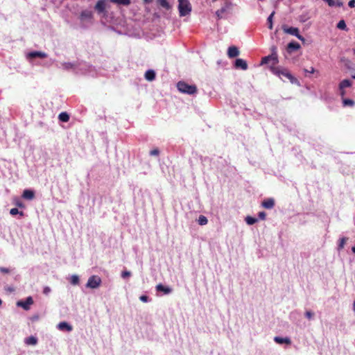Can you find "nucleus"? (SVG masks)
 Here are the masks:
<instances>
[{
    "instance_id": "obj_1",
    "label": "nucleus",
    "mask_w": 355,
    "mask_h": 355,
    "mask_svg": "<svg viewBox=\"0 0 355 355\" xmlns=\"http://www.w3.org/2000/svg\"><path fill=\"white\" fill-rule=\"evenodd\" d=\"M180 92L188 94H193L197 92V87L193 85H188L187 83L180 81L177 85Z\"/></svg>"
},
{
    "instance_id": "obj_2",
    "label": "nucleus",
    "mask_w": 355,
    "mask_h": 355,
    "mask_svg": "<svg viewBox=\"0 0 355 355\" xmlns=\"http://www.w3.org/2000/svg\"><path fill=\"white\" fill-rule=\"evenodd\" d=\"M178 10L180 16H186L191 11V6L188 0H178Z\"/></svg>"
},
{
    "instance_id": "obj_3",
    "label": "nucleus",
    "mask_w": 355,
    "mask_h": 355,
    "mask_svg": "<svg viewBox=\"0 0 355 355\" xmlns=\"http://www.w3.org/2000/svg\"><path fill=\"white\" fill-rule=\"evenodd\" d=\"M272 71L279 77L284 76L290 80L292 83L295 79L294 77L289 73V71L284 68L280 67H272Z\"/></svg>"
},
{
    "instance_id": "obj_4",
    "label": "nucleus",
    "mask_w": 355,
    "mask_h": 355,
    "mask_svg": "<svg viewBox=\"0 0 355 355\" xmlns=\"http://www.w3.org/2000/svg\"><path fill=\"white\" fill-rule=\"evenodd\" d=\"M101 282L102 281L100 277L92 275L89 278L86 286L91 288H96L100 286Z\"/></svg>"
},
{
    "instance_id": "obj_5",
    "label": "nucleus",
    "mask_w": 355,
    "mask_h": 355,
    "mask_svg": "<svg viewBox=\"0 0 355 355\" xmlns=\"http://www.w3.org/2000/svg\"><path fill=\"white\" fill-rule=\"evenodd\" d=\"M275 49H276V48L274 47L273 48V52L272 53L271 55H270L268 56H266V57H264V58H262L261 64H266L270 60L272 61V64L273 65H276L278 63L279 61H278L277 54L275 52Z\"/></svg>"
},
{
    "instance_id": "obj_6",
    "label": "nucleus",
    "mask_w": 355,
    "mask_h": 355,
    "mask_svg": "<svg viewBox=\"0 0 355 355\" xmlns=\"http://www.w3.org/2000/svg\"><path fill=\"white\" fill-rule=\"evenodd\" d=\"M33 304V300L32 297H28L26 300L18 301L17 302V306L23 308L24 310L28 311L30 309L31 305Z\"/></svg>"
},
{
    "instance_id": "obj_7",
    "label": "nucleus",
    "mask_w": 355,
    "mask_h": 355,
    "mask_svg": "<svg viewBox=\"0 0 355 355\" xmlns=\"http://www.w3.org/2000/svg\"><path fill=\"white\" fill-rule=\"evenodd\" d=\"M284 32L292 35H295L300 40H304V37L299 33V29L295 27H290L284 29Z\"/></svg>"
},
{
    "instance_id": "obj_8",
    "label": "nucleus",
    "mask_w": 355,
    "mask_h": 355,
    "mask_svg": "<svg viewBox=\"0 0 355 355\" xmlns=\"http://www.w3.org/2000/svg\"><path fill=\"white\" fill-rule=\"evenodd\" d=\"M234 67L236 69H241L243 70H246L248 69V64L245 60L238 58L235 61Z\"/></svg>"
},
{
    "instance_id": "obj_9",
    "label": "nucleus",
    "mask_w": 355,
    "mask_h": 355,
    "mask_svg": "<svg viewBox=\"0 0 355 355\" xmlns=\"http://www.w3.org/2000/svg\"><path fill=\"white\" fill-rule=\"evenodd\" d=\"M239 55V49L235 46H232L228 48L227 55L230 58H235Z\"/></svg>"
},
{
    "instance_id": "obj_10",
    "label": "nucleus",
    "mask_w": 355,
    "mask_h": 355,
    "mask_svg": "<svg viewBox=\"0 0 355 355\" xmlns=\"http://www.w3.org/2000/svg\"><path fill=\"white\" fill-rule=\"evenodd\" d=\"M105 1L106 0H98L95 6V9L99 12L102 13L105 10Z\"/></svg>"
},
{
    "instance_id": "obj_11",
    "label": "nucleus",
    "mask_w": 355,
    "mask_h": 355,
    "mask_svg": "<svg viewBox=\"0 0 355 355\" xmlns=\"http://www.w3.org/2000/svg\"><path fill=\"white\" fill-rule=\"evenodd\" d=\"M262 206L266 209H272L275 206V200L273 198H266L262 202Z\"/></svg>"
},
{
    "instance_id": "obj_12",
    "label": "nucleus",
    "mask_w": 355,
    "mask_h": 355,
    "mask_svg": "<svg viewBox=\"0 0 355 355\" xmlns=\"http://www.w3.org/2000/svg\"><path fill=\"white\" fill-rule=\"evenodd\" d=\"M28 58H44L47 57V55L41 51H33L28 53Z\"/></svg>"
},
{
    "instance_id": "obj_13",
    "label": "nucleus",
    "mask_w": 355,
    "mask_h": 355,
    "mask_svg": "<svg viewBox=\"0 0 355 355\" xmlns=\"http://www.w3.org/2000/svg\"><path fill=\"white\" fill-rule=\"evenodd\" d=\"M22 197L27 200H33L35 197V193L32 190L26 189L23 192Z\"/></svg>"
},
{
    "instance_id": "obj_14",
    "label": "nucleus",
    "mask_w": 355,
    "mask_h": 355,
    "mask_svg": "<svg viewBox=\"0 0 355 355\" xmlns=\"http://www.w3.org/2000/svg\"><path fill=\"white\" fill-rule=\"evenodd\" d=\"M300 48V44L295 42H292L288 44L287 50L288 52L296 51Z\"/></svg>"
},
{
    "instance_id": "obj_15",
    "label": "nucleus",
    "mask_w": 355,
    "mask_h": 355,
    "mask_svg": "<svg viewBox=\"0 0 355 355\" xmlns=\"http://www.w3.org/2000/svg\"><path fill=\"white\" fill-rule=\"evenodd\" d=\"M274 340L275 341V343H277L278 344L285 343L287 345H290L291 343V341L290 338H282V337L276 336V337H275Z\"/></svg>"
},
{
    "instance_id": "obj_16",
    "label": "nucleus",
    "mask_w": 355,
    "mask_h": 355,
    "mask_svg": "<svg viewBox=\"0 0 355 355\" xmlns=\"http://www.w3.org/2000/svg\"><path fill=\"white\" fill-rule=\"evenodd\" d=\"M352 85V82L348 79L343 80L338 85V89H345L347 87H350Z\"/></svg>"
},
{
    "instance_id": "obj_17",
    "label": "nucleus",
    "mask_w": 355,
    "mask_h": 355,
    "mask_svg": "<svg viewBox=\"0 0 355 355\" xmlns=\"http://www.w3.org/2000/svg\"><path fill=\"white\" fill-rule=\"evenodd\" d=\"M145 78L149 81H152V80H155V72L152 69H149V70L146 71L145 73Z\"/></svg>"
},
{
    "instance_id": "obj_18",
    "label": "nucleus",
    "mask_w": 355,
    "mask_h": 355,
    "mask_svg": "<svg viewBox=\"0 0 355 355\" xmlns=\"http://www.w3.org/2000/svg\"><path fill=\"white\" fill-rule=\"evenodd\" d=\"M156 289L158 291L164 292L165 294L170 293L171 292V289L168 287H166L164 285L159 284L157 285Z\"/></svg>"
},
{
    "instance_id": "obj_19",
    "label": "nucleus",
    "mask_w": 355,
    "mask_h": 355,
    "mask_svg": "<svg viewBox=\"0 0 355 355\" xmlns=\"http://www.w3.org/2000/svg\"><path fill=\"white\" fill-rule=\"evenodd\" d=\"M326 2L331 7H333V6L341 7V6H343V3L341 1H339V0H336V1H334V0H327Z\"/></svg>"
},
{
    "instance_id": "obj_20",
    "label": "nucleus",
    "mask_w": 355,
    "mask_h": 355,
    "mask_svg": "<svg viewBox=\"0 0 355 355\" xmlns=\"http://www.w3.org/2000/svg\"><path fill=\"white\" fill-rule=\"evenodd\" d=\"M58 119L62 122H68L69 120V115L66 112H63L58 115Z\"/></svg>"
},
{
    "instance_id": "obj_21",
    "label": "nucleus",
    "mask_w": 355,
    "mask_h": 355,
    "mask_svg": "<svg viewBox=\"0 0 355 355\" xmlns=\"http://www.w3.org/2000/svg\"><path fill=\"white\" fill-rule=\"evenodd\" d=\"M25 343L27 345H35L37 343V339L34 336H30L26 338Z\"/></svg>"
},
{
    "instance_id": "obj_22",
    "label": "nucleus",
    "mask_w": 355,
    "mask_h": 355,
    "mask_svg": "<svg viewBox=\"0 0 355 355\" xmlns=\"http://www.w3.org/2000/svg\"><path fill=\"white\" fill-rule=\"evenodd\" d=\"M343 106H349L353 107L355 104L354 101L349 99V98H343Z\"/></svg>"
},
{
    "instance_id": "obj_23",
    "label": "nucleus",
    "mask_w": 355,
    "mask_h": 355,
    "mask_svg": "<svg viewBox=\"0 0 355 355\" xmlns=\"http://www.w3.org/2000/svg\"><path fill=\"white\" fill-rule=\"evenodd\" d=\"M110 1L123 6H128L130 4V0H110Z\"/></svg>"
},
{
    "instance_id": "obj_24",
    "label": "nucleus",
    "mask_w": 355,
    "mask_h": 355,
    "mask_svg": "<svg viewBox=\"0 0 355 355\" xmlns=\"http://www.w3.org/2000/svg\"><path fill=\"white\" fill-rule=\"evenodd\" d=\"M58 327H59V329L61 330H63L64 329H66L67 331L71 330V327L68 323H67L65 322H60L58 324Z\"/></svg>"
},
{
    "instance_id": "obj_25",
    "label": "nucleus",
    "mask_w": 355,
    "mask_h": 355,
    "mask_svg": "<svg viewBox=\"0 0 355 355\" xmlns=\"http://www.w3.org/2000/svg\"><path fill=\"white\" fill-rule=\"evenodd\" d=\"M275 12L273 11L270 15L269 17H268L267 19V22H268V28L269 29H272V19H273V17L275 15Z\"/></svg>"
},
{
    "instance_id": "obj_26",
    "label": "nucleus",
    "mask_w": 355,
    "mask_h": 355,
    "mask_svg": "<svg viewBox=\"0 0 355 355\" xmlns=\"http://www.w3.org/2000/svg\"><path fill=\"white\" fill-rule=\"evenodd\" d=\"M198 222L199 225H205L207 224L208 220L206 216H205L203 215H200L198 218Z\"/></svg>"
},
{
    "instance_id": "obj_27",
    "label": "nucleus",
    "mask_w": 355,
    "mask_h": 355,
    "mask_svg": "<svg viewBox=\"0 0 355 355\" xmlns=\"http://www.w3.org/2000/svg\"><path fill=\"white\" fill-rule=\"evenodd\" d=\"M227 11V7H223L220 9L218 10L216 12V15L217 16V18L221 19L223 17V14Z\"/></svg>"
},
{
    "instance_id": "obj_28",
    "label": "nucleus",
    "mask_w": 355,
    "mask_h": 355,
    "mask_svg": "<svg viewBox=\"0 0 355 355\" xmlns=\"http://www.w3.org/2000/svg\"><path fill=\"white\" fill-rule=\"evenodd\" d=\"M257 221L258 220L256 218H253L252 216H247L245 218V222L247 223L248 225H250L256 223Z\"/></svg>"
},
{
    "instance_id": "obj_29",
    "label": "nucleus",
    "mask_w": 355,
    "mask_h": 355,
    "mask_svg": "<svg viewBox=\"0 0 355 355\" xmlns=\"http://www.w3.org/2000/svg\"><path fill=\"white\" fill-rule=\"evenodd\" d=\"M157 1L162 7L164 8L168 9L170 8L169 3L166 0H157Z\"/></svg>"
},
{
    "instance_id": "obj_30",
    "label": "nucleus",
    "mask_w": 355,
    "mask_h": 355,
    "mask_svg": "<svg viewBox=\"0 0 355 355\" xmlns=\"http://www.w3.org/2000/svg\"><path fill=\"white\" fill-rule=\"evenodd\" d=\"M337 28L340 30H346L347 26L345 21L343 19L339 21V22L337 24Z\"/></svg>"
},
{
    "instance_id": "obj_31",
    "label": "nucleus",
    "mask_w": 355,
    "mask_h": 355,
    "mask_svg": "<svg viewBox=\"0 0 355 355\" xmlns=\"http://www.w3.org/2000/svg\"><path fill=\"white\" fill-rule=\"evenodd\" d=\"M10 214L12 215V216H15V215H17V214H19L21 216H24V213L23 211H19L18 210V209L17 208H12L10 210Z\"/></svg>"
},
{
    "instance_id": "obj_32",
    "label": "nucleus",
    "mask_w": 355,
    "mask_h": 355,
    "mask_svg": "<svg viewBox=\"0 0 355 355\" xmlns=\"http://www.w3.org/2000/svg\"><path fill=\"white\" fill-rule=\"evenodd\" d=\"M79 282V278L77 275H73L71 277V283L73 285H76L77 284H78Z\"/></svg>"
},
{
    "instance_id": "obj_33",
    "label": "nucleus",
    "mask_w": 355,
    "mask_h": 355,
    "mask_svg": "<svg viewBox=\"0 0 355 355\" xmlns=\"http://www.w3.org/2000/svg\"><path fill=\"white\" fill-rule=\"evenodd\" d=\"M63 67L66 69H72L73 67V64L70 62H65L63 64Z\"/></svg>"
},
{
    "instance_id": "obj_34",
    "label": "nucleus",
    "mask_w": 355,
    "mask_h": 355,
    "mask_svg": "<svg viewBox=\"0 0 355 355\" xmlns=\"http://www.w3.org/2000/svg\"><path fill=\"white\" fill-rule=\"evenodd\" d=\"M11 270L7 268L4 267H0V272L2 273H9L10 272Z\"/></svg>"
},
{
    "instance_id": "obj_35",
    "label": "nucleus",
    "mask_w": 355,
    "mask_h": 355,
    "mask_svg": "<svg viewBox=\"0 0 355 355\" xmlns=\"http://www.w3.org/2000/svg\"><path fill=\"white\" fill-rule=\"evenodd\" d=\"M258 216L260 219L265 220L266 217V214L264 211H260Z\"/></svg>"
},
{
    "instance_id": "obj_36",
    "label": "nucleus",
    "mask_w": 355,
    "mask_h": 355,
    "mask_svg": "<svg viewBox=\"0 0 355 355\" xmlns=\"http://www.w3.org/2000/svg\"><path fill=\"white\" fill-rule=\"evenodd\" d=\"M346 240L347 239L346 238H342L340 241V244H339V248H343L344 247V245L346 243Z\"/></svg>"
},
{
    "instance_id": "obj_37",
    "label": "nucleus",
    "mask_w": 355,
    "mask_h": 355,
    "mask_svg": "<svg viewBox=\"0 0 355 355\" xmlns=\"http://www.w3.org/2000/svg\"><path fill=\"white\" fill-rule=\"evenodd\" d=\"M305 316L308 318V319H311L313 316V313H312L311 311H306L305 313Z\"/></svg>"
},
{
    "instance_id": "obj_38",
    "label": "nucleus",
    "mask_w": 355,
    "mask_h": 355,
    "mask_svg": "<svg viewBox=\"0 0 355 355\" xmlns=\"http://www.w3.org/2000/svg\"><path fill=\"white\" fill-rule=\"evenodd\" d=\"M130 275H131V274H130V272H129V271H126V270H125V271H123V272L121 273V277H122L123 278H126V277H130Z\"/></svg>"
},
{
    "instance_id": "obj_39",
    "label": "nucleus",
    "mask_w": 355,
    "mask_h": 355,
    "mask_svg": "<svg viewBox=\"0 0 355 355\" xmlns=\"http://www.w3.org/2000/svg\"><path fill=\"white\" fill-rule=\"evenodd\" d=\"M159 153V151L157 148L153 149V150H150V155H158Z\"/></svg>"
},
{
    "instance_id": "obj_40",
    "label": "nucleus",
    "mask_w": 355,
    "mask_h": 355,
    "mask_svg": "<svg viewBox=\"0 0 355 355\" xmlns=\"http://www.w3.org/2000/svg\"><path fill=\"white\" fill-rule=\"evenodd\" d=\"M140 300L144 302H147L148 300V297L146 296V295H141L140 297H139Z\"/></svg>"
},
{
    "instance_id": "obj_41",
    "label": "nucleus",
    "mask_w": 355,
    "mask_h": 355,
    "mask_svg": "<svg viewBox=\"0 0 355 355\" xmlns=\"http://www.w3.org/2000/svg\"><path fill=\"white\" fill-rule=\"evenodd\" d=\"M348 6L350 8H354L355 6V0H350L348 3Z\"/></svg>"
},
{
    "instance_id": "obj_42",
    "label": "nucleus",
    "mask_w": 355,
    "mask_h": 355,
    "mask_svg": "<svg viewBox=\"0 0 355 355\" xmlns=\"http://www.w3.org/2000/svg\"><path fill=\"white\" fill-rule=\"evenodd\" d=\"M339 91H340V95L341 96V97H342L343 98H344L343 97H344V96H345V95L346 94V92H345V89H339Z\"/></svg>"
},
{
    "instance_id": "obj_43",
    "label": "nucleus",
    "mask_w": 355,
    "mask_h": 355,
    "mask_svg": "<svg viewBox=\"0 0 355 355\" xmlns=\"http://www.w3.org/2000/svg\"><path fill=\"white\" fill-rule=\"evenodd\" d=\"M51 291V289L48 286H46L44 288V294H48L49 292Z\"/></svg>"
},
{
    "instance_id": "obj_44",
    "label": "nucleus",
    "mask_w": 355,
    "mask_h": 355,
    "mask_svg": "<svg viewBox=\"0 0 355 355\" xmlns=\"http://www.w3.org/2000/svg\"><path fill=\"white\" fill-rule=\"evenodd\" d=\"M314 71H315V69H314L313 67H311V70L305 69V72H309V73H314Z\"/></svg>"
},
{
    "instance_id": "obj_45",
    "label": "nucleus",
    "mask_w": 355,
    "mask_h": 355,
    "mask_svg": "<svg viewBox=\"0 0 355 355\" xmlns=\"http://www.w3.org/2000/svg\"><path fill=\"white\" fill-rule=\"evenodd\" d=\"M152 1H153V0H144V2L145 3H151V2H152Z\"/></svg>"
},
{
    "instance_id": "obj_46",
    "label": "nucleus",
    "mask_w": 355,
    "mask_h": 355,
    "mask_svg": "<svg viewBox=\"0 0 355 355\" xmlns=\"http://www.w3.org/2000/svg\"><path fill=\"white\" fill-rule=\"evenodd\" d=\"M17 206H19V207H24V205H23L22 202H17Z\"/></svg>"
},
{
    "instance_id": "obj_47",
    "label": "nucleus",
    "mask_w": 355,
    "mask_h": 355,
    "mask_svg": "<svg viewBox=\"0 0 355 355\" xmlns=\"http://www.w3.org/2000/svg\"><path fill=\"white\" fill-rule=\"evenodd\" d=\"M353 310L355 312V301L354 302V304H353Z\"/></svg>"
},
{
    "instance_id": "obj_48",
    "label": "nucleus",
    "mask_w": 355,
    "mask_h": 355,
    "mask_svg": "<svg viewBox=\"0 0 355 355\" xmlns=\"http://www.w3.org/2000/svg\"><path fill=\"white\" fill-rule=\"evenodd\" d=\"M352 250L354 253H355V246L352 248Z\"/></svg>"
},
{
    "instance_id": "obj_49",
    "label": "nucleus",
    "mask_w": 355,
    "mask_h": 355,
    "mask_svg": "<svg viewBox=\"0 0 355 355\" xmlns=\"http://www.w3.org/2000/svg\"><path fill=\"white\" fill-rule=\"evenodd\" d=\"M352 78L353 79H355V74L352 75Z\"/></svg>"
},
{
    "instance_id": "obj_50",
    "label": "nucleus",
    "mask_w": 355,
    "mask_h": 355,
    "mask_svg": "<svg viewBox=\"0 0 355 355\" xmlns=\"http://www.w3.org/2000/svg\"><path fill=\"white\" fill-rule=\"evenodd\" d=\"M2 304V300L0 299V306Z\"/></svg>"
}]
</instances>
